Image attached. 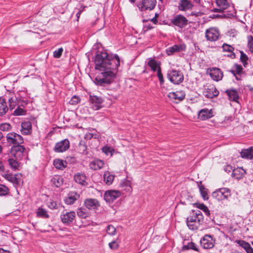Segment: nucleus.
Segmentation results:
<instances>
[{
  "label": "nucleus",
  "mask_w": 253,
  "mask_h": 253,
  "mask_svg": "<svg viewBox=\"0 0 253 253\" xmlns=\"http://www.w3.org/2000/svg\"><path fill=\"white\" fill-rule=\"evenodd\" d=\"M95 69L102 71L94 80L97 85L105 86L114 81L120 59L117 54H109L105 51H98L95 60Z\"/></svg>",
  "instance_id": "f257e3e1"
},
{
  "label": "nucleus",
  "mask_w": 253,
  "mask_h": 253,
  "mask_svg": "<svg viewBox=\"0 0 253 253\" xmlns=\"http://www.w3.org/2000/svg\"><path fill=\"white\" fill-rule=\"evenodd\" d=\"M204 221V216L201 211H192L191 214L186 218L187 225L190 230H196Z\"/></svg>",
  "instance_id": "f03ea898"
},
{
  "label": "nucleus",
  "mask_w": 253,
  "mask_h": 253,
  "mask_svg": "<svg viewBox=\"0 0 253 253\" xmlns=\"http://www.w3.org/2000/svg\"><path fill=\"white\" fill-rule=\"evenodd\" d=\"M5 179L12 183L13 186L18 190L22 187L23 183L22 175L18 173L15 174L4 173L2 174Z\"/></svg>",
  "instance_id": "7ed1b4c3"
},
{
  "label": "nucleus",
  "mask_w": 253,
  "mask_h": 253,
  "mask_svg": "<svg viewBox=\"0 0 253 253\" xmlns=\"http://www.w3.org/2000/svg\"><path fill=\"white\" fill-rule=\"evenodd\" d=\"M167 78L173 84H178L183 81L184 77L182 73L176 69L169 70L167 73Z\"/></svg>",
  "instance_id": "20e7f679"
},
{
  "label": "nucleus",
  "mask_w": 253,
  "mask_h": 253,
  "mask_svg": "<svg viewBox=\"0 0 253 253\" xmlns=\"http://www.w3.org/2000/svg\"><path fill=\"white\" fill-rule=\"evenodd\" d=\"M216 4L218 6V8H214L213 11L215 12H223V13L221 15L217 14L216 15L217 17L226 18L230 17L231 16H233L232 14H226L225 13L224 10L227 9L229 6V3L227 2L226 0H216Z\"/></svg>",
  "instance_id": "39448f33"
},
{
  "label": "nucleus",
  "mask_w": 253,
  "mask_h": 253,
  "mask_svg": "<svg viewBox=\"0 0 253 253\" xmlns=\"http://www.w3.org/2000/svg\"><path fill=\"white\" fill-rule=\"evenodd\" d=\"M171 22L172 24L179 28L183 29L189 24L188 19L183 15L177 14L173 17Z\"/></svg>",
  "instance_id": "423d86ee"
},
{
  "label": "nucleus",
  "mask_w": 253,
  "mask_h": 253,
  "mask_svg": "<svg viewBox=\"0 0 253 253\" xmlns=\"http://www.w3.org/2000/svg\"><path fill=\"white\" fill-rule=\"evenodd\" d=\"M212 196L218 201L226 200L231 196V191L227 188H222L213 192Z\"/></svg>",
  "instance_id": "0eeeda50"
},
{
  "label": "nucleus",
  "mask_w": 253,
  "mask_h": 253,
  "mask_svg": "<svg viewBox=\"0 0 253 253\" xmlns=\"http://www.w3.org/2000/svg\"><path fill=\"white\" fill-rule=\"evenodd\" d=\"M25 150V147L21 144L13 145L10 149V155L16 159H21Z\"/></svg>",
  "instance_id": "6e6552de"
},
{
  "label": "nucleus",
  "mask_w": 253,
  "mask_h": 253,
  "mask_svg": "<svg viewBox=\"0 0 253 253\" xmlns=\"http://www.w3.org/2000/svg\"><path fill=\"white\" fill-rule=\"evenodd\" d=\"M7 142L13 145L22 144L24 143L23 137L15 132L8 133L6 135Z\"/></svg>",
  "instance_id": "1a4fd4ad"
},
{
  "label": "nucleus",
  "mask_w": 253,
  "mask_h": 253,
  "mask_svg": "<svg viewBox=\"0 0 253 253\" xmlns=\"http://www.w3.org/2000/svg\"><path fill=\"white\" fill-rule=\"evenodd\" d=\"M204 88L205 90L203 92V94L207 98H213L217 96L219 94V91L213 84L205 85Z\"/></svg>",
  "instance_id": "9d476101"
},
{
  "label": "nucleus",
  "mask_w": 253,
  "mask_h": 253,
  "mask_svg": "<svg viewBox=\"0 0 253 253\" xmlns=\"http://www.w3.org/2000/svg\"><path fill=\"white\" fill-rule=\"evenodd\" d=\"M70 147V142L68 139H63L57 142L53 148L56 153H62L67 151Z\"/></svg>",
  "instance_id": "9b49d317"
},
{
  "label": "nucleus",
  "mask_w": 253,
  "mask_h": 253,
  "mask_svg": "<svg viewBox=\"0 0 253 253\" xmlns=\"http://www.w3.org/2000/svg\"><path fill=\"white\" fill-rule=\"evenodd\" d=\"M156 4V0H141V4H138L137 6L141 11L146 10L153 9Z\"/></svg>",
  "instance_id": "f8f14e48"
},
{
  "label": "nucleus",
  "mask_w": 253,
  "mask_h": 253,
  "mask_svg": "<svg viewBox=\"0 0 253 253\" xmlns=\"http://www.w3.org/2000/svg\"><path fill=\"white\" fill-rule=\"evenodd\" d=\"M219 36V31L215 28H211L206 30V38L208 41H216L218 39Z\"/></svg>",
  "instance_id": "ddd939ff"
},
{
  "label": "nucleus",
  "mask_w": 253,
  "mask_h": 253,
  "mask_svg": "<svg viewBox=\"0 0 253 253\" xmlns=\"http://www.w3.org/2000/svg\"><path fill=\"white\" fill-rule=\"evenodd\" d=\"M121 196V192L118 190H109L104 193V199L108 203L113 202Z\"/></svg>",
  "instance_id": "4468645a"
},
{
  "label": "nucleus",
  "mask_w": 253,
  "mask_h": 253,
  "mask_svg": "<svg viewBox=\"0 0 253 253\" xmlns=\"http://www.w3.org/2000/svg\"><path fill=\"white\" fill-rule=\"evenodd\" d=\"M76 214L74 211L66 212L60 215L61 221L66 225L72 223L75 220Z\"/></svg>",
  "instance_id": "2eb2a0df"
},
{
  "label": "nucleus",
  "mask_w": 253,
  "mask_h": 253,
  "mask_svg": "<svg viewBox=\"0 0 253 253\" xmlns=\"http://www.w3.org/2000/svg\"><path fill=\"white\" fill-rule=\"evenodd\" d=\"M233 68L234 69L230 70V72L233 75L237 81L241 80V77L245 74L243 67L240 65L235 64Z\"/></svg>",
  "instance_id": "dca6fc26"
},
{
  "label": "nucleus",
  "mask_w": 253,
  "mask_h": 253,
  "mask_svg": "<svg viewBox=\"0 0 253 253\" xmlns=\"http://www.w3.org/2000/svg\"><path fill=\"white\" fill-rule=\"evenodd\" d=\"M186 49V45L183 43L174 44L167 49V53L169 55H170L174 52L185 51Z\"/></svg>",
  "instance_id": "f3484780"
},
{
  "label": "nucleus",
  "mask_w": 253,
  "mask_h": 253,
  "mask_svg": "<svg viewBox=\"0 0 253 253\" xmlns=\"http://www.w3.org/2000/svg\"><path fill=\"white\" fill-rule=\"evenodd\" d=\"M201 246L206 249H211L213 247V240L211 236L205 235L200 240Z\"/></svg>",
  "instance_id": "a211bd4d"
},
{
  "label": "nucleus",
  "mask_w": 253,
  "mask_h": 253,
  "mask_svg": "<svg viewBox=\"0 0 253 253\" xmlns=\"http://www.w3.org/2000/svg\"><path fill=\"white\" fill-rule=\"evenodd\" d=\"M209 74L211 78L216 82L220 81L223 78V72L217 68L211 69Z\"/></svg>",
  "instance_id": "6ab92c4d"
},
{
  "label": "nucleus",
  "mask_w": 253,
  "mask_h": 253,
  "mask_svg": "<svg viewBox=\"0 0 253 253\" xmlns=\"http://www.w3.org/2000/svg\"><path fill=\"white\" fill-rule=\"evenodd\" d=\"M89 100L93 105V109L95 110H99L101 107V104L103 102V99L101 97L96 95H90Z\"/></svg>",
  "instance_id": "aec40b11"
},
{
  "label": "nucleus",
  "mask_w": 253,
  "mask_h": 253,
  "mask_svg": "<svg viewBox=\"0 0 253 253\" xmlns=\"http://www.w3.org/2000/svg\"><path fill=\"white\" fill-rule=\"evenodd\" d=\"M84 205L89 210H95L100 207L98 201L95 199H87L84 201Z\"/></svg>",
  "instance_id": "412c9836"
},
{
  "label": "nucleus",
  "mask_w": 253,
  "mask_h": 253,
  "mask_svg": "<svg viewBox=\"0 0 253 253\" xmlns=\"http://www.w3.org/2000/svg\"><path fill=\"white\" fill-rule=\"evenodd\" d=\"M225 92L228 96L230 101L238 102L239 95L238 91L234 88H230L225 90Z\"/></svg>",
  "instance_id": "4be33fe9"
},
{
  "label": "nucleus",
  "mask_w": 253,
  "mask_h": 253,
  "mask_svg": "<svg viewBox=\"0 0 253 253\" xmlns=\"http://www.w3.org/2000/svg\"><path fill=\"white\" fill-rule=\"evenodd\" d=\"M21 132L22 134L29 135L32 131V124L30 121L22 122L21 125Z\"/></svg>",
  "instance_id": "5701e85b"
},
{
  "label": "nucleus",
  "mask_w": 253,
  "mask_h": 253,
  "mask_svg": "<svg viewBox=\"0 0 253 253\" xmlns=\"http://www.w3.org/2000/svg\"><path fill=\"white\" fill-rule=\"evenodd\" d=\"M193 6L190 0H180L178 3V9L181 11L191 9Z\"/></svg>",
  "instance_id": "b1692460"
},
{
  "label": "nucleus",
  "mask_w": 253,
  "mask_h": 253,
  "mask_svg": "<svg viewBox=\"0 0 253 253\" xmlns=\"http://www.w3.org/2000/svg\"><path fill=\"white\" fill-rule=\"evenodd\" d=\"M185 96V94L184 91H176V92H171L169 93L168 94V97L174 100H178V101H181L183 100Z\"/></svg>",
  "instance_id": "393cba45"
},
{
  "label": "nucleus",
  "mask_w": 253,
  "mask_h": 253,
  "mask_svg": "<svg viewBox=\"0 0 253 253\" xmlns=\"http://www.w3.org/2000/svg\"><path fill=\"white\" fill-rule=\"evenodd\" d=\"M20 159H16L13 158H9L8 159V165L14 171L18 170L20 169L21 168V163L19 162Z\"/></svg>",
  "instance_id": "a878e982"
},
{
  "label": "nucleus",
  "mask_w": 253,
  "mask_h": 253,
  "mask_svg": "<svg viewBox=\"0 0 253 253\" xmlns=\"http://www.w3.org/2000/svg\"><path fill=\"white\" fill-rule=\"evenodd\" d=\"M212 117L211 110L208 109L201 110L198 113V117L202 120H206Z\"/></svg>",
  "instance_id": "bb28decb"
},
{
  "label": "nucleus",
  "mask_w": 253,
  "mask_h": 253,
  "mask_svg": "<svg viewBox=\"0 0 253 253\" xmlns=\"http://www.w3.org/2000/svg\"><path fill=\"white\" fill-rule=\"evenodd\" d=\"M246 173V171L242 168H237L233 170L232 177L237 179L242 178Z\"/></svg>",
  "instance_id": "cd10ccee"
},
{
  "label": "nucleus",
  "mask_w": 253,
  "mask_h": 253,
  "mask_svg": "<svg viewBox=\"0 0 253 253\" xmlns=\"http://www.w3.org/2000/svg\"><path fill=\"white\" fill-rule=\"evenodd\" d=\"M148 60V65L151 68V70L153 72H156L159 68H161V63L160 62L153 59L152 58H149Z\"/></svg>",
  "instance_id": "c85d7f7f"
},
{
  "label": "nucleus",
  "mask_w": 253,
  "mask_h": 253,
  "mask_svg": "<svg viewBox=\"0 0 253 253\" xmlns=\"http://www.w3.org/2000/svg\"><path fill=\"white\" fill-rule=\"evenodd\" d=\"M104 165V163L103 161L97 159L91 162L89 164V166L91 169L97 170L102 168Z\"/></svg>",
  "instance_id": "c756f323"
},
{
  "label": "nucleus",
  "mask_w": 253,
  "mask_h": 253,
  "mask_svg": "<svg viewBox=\"0 0 253 253\" xmlns=\"http://www.w3.org/2000/svg\"><path fill=\"white\" fill-rule=\"evenodd\" d=\"M236 242L246 251L247 253H253V249L249 243L243 240H237Z\"/></svg>",
  "instance_id": "7c9ffc66"
},
{
  "label": "nucleus",
  "mask_w": 253,
  "mask_h": 253,
  "mask_svg": "<svg viewBox=\"0 0 253 253\" xmlns=\"http://www.w3.org/2000/svg\"><path fill=\"white\" fill-rule=\"evenodd\" d=\"M79 198V195L75 192H70L65 199V203L68 205H72Z\"/></svg>",
  "instance_id": "2f4dec72"
},
{
  "label": "nucleus",
  "mask_w": 253,
  "mask_h": 253,
  "mask_svg": "<svg viewBox=\"0 0 253 253\" xmlns=\"http://www.w3.org/2000/svg\"><path fill=\"white\" fill-rule=\"evenodd\" d=\"M240 154L241 157L243 158L253 159V147L242 150Z\"/></svg>",
  "instance_id": "473e14b6"
},
{
  "label": "nucleus",
  "mask_w": 253,
  "mask_h": 253,
  "mask_svg": "<svg viewBox=\"0 0 253 253\" xmlns=\"http://www.w3.org/2000/svg\"><path fill=\"white\" fill-rule=\"evenodd\" d=\"M8 110L5 99L0 97V116L4 115Z\"/></svg>",
  "instance_id": "72a5a7b5"
},
{
  "label": "nucleus",
  "mask_w": 253,
  "mask_h": 253,
  "mask_svg": "<svg viewBox=\"0 0 253 253\" xmlns=\"http://www.w3.org/2000/svg\"><path fill=\"white\" fill-rule=\"evenodd\" d=\"M194 205H195L197 208L202 210L207 216L209 217L211 220H212V217L211 215L210 211L206 205H205L204 204L198 203H195Z\"/></svg>",
  "instance_id": "f704fd0d"
},
{
  "label": "nucleus",
  "mask_w": 253,
  "mask_h": 253,
  "mask_svg": "<svg viewBox=\"0 0 253 253\" xmlns=\"http://www.w3.org/2000/svg\"><path fill=\"white\" fill-rule=\"evenodd\" d=\"M86 178V176L84 173L79 172L74 175L75 181L82 185H84V182H85Z\"/></svg>",
  "instance_id": "c9c22d12"
},
{
  "label": "nucleus",
  "mask_w": 253,
  "mask_h": 253,
  "mask_svg": "<svg viewBox=\"0 0 253 253\" xmlns=\"http://www.w3.org/2000/svg\"><path fill=\"white\" fill-rule=\"evenodd\" d=\"M104 181L107 185H111L114 179V175L109 171L105 172L104 174Z\"/></svg>",
  "instance_id": "e433bc0d"
},
{
  "label": "nucleus",
  "mask_w": 253,
  "mask_h": 253,
  "mask_svg": "<svg viewBox=\"0 0 253 253\" xmlns=\"http://www.w3.org/2000/svg\"><path fill=\"white\" fill-rule=\"evenodd\" d=\"M53 165L56 169L61 170H63L67 167L65 161L60 159L55 160L53 162Z\"/></svg>",
  "instance_id": "4c0bfd02"
},
{
  "label": "nucleus",
  "mask_w": 253,
  "mask_h": 253,
  "mask_svg": "<svg viewBox=\"0 0 253 253\" xmlns=\"http://www.w3.org/2000/svg\"><path fill=\"white\" fill-rule=\"evenodd\" d=\"M10 96L8 99V101L9 103V108L10 110H12L16 106V97L15 96L13 93L11 92H9Z\"/></svg>",
  "instance_id": "58836bf2"
},
{
  "label": "nucleus",
  "mask_w": 253,
  "mask_h": 253,
  "mask_svg": "<svg viewBox=\"0 0 253 253\" xmlns=\"http://www.w3.org/2000/svg\"><path fill=\"white\" fill-rule=\"evenodd\" d=\"M51 181L56 187H59L63 183V178L58 176H55L53 177L51 179Z\"/></svg>",
  "instance_id": "ea45409f"
},
{
  "label": "nucleus",
  "mask_w": 253,
  "mask_h": 253,
  "mask_svg": "<svg viewBox=\"0 0 253 253\" xmlns=\"http://www.w3.org/2000/svg\"><path fill=\"white\" fill-rule=\"evenodd\" d=\"M198 186L199 188L200 192L202 197H203L204 200H207L209 199L207 191L206 189L205 188L204 185L201 184V182L199 184H198Z\"/></svg>",
  "instance_id": "a19ab883"
},
{
  "label": "nucleus",
  "mask_w": 253,
  "mask_h": 253,
  "mask_svg": "<svg viewBox=\"0 0 253 253\" xmlns=\"http://www.w3.org/2000/svg\"><path fill=\"white\" fill-rule=\"evenodd\" d=\"M37 214L38 216L44 218H47L49 217V215L47 213V211L42 208H39L37 211Z\"/></svg>",
  "instance_id": "79ce46f5"
},
{
  "label": "nucleus",
  "mask_w": 253,
  "mask_h": 253,
  "mask_svg": "<svg viewBox=\"0 0 253 253\" xmlns=\"http://www.w3.org/2000/svg\"><path fill=\"white\" fill-rule=\"evenodd\" d=\"M240 52L241 53V62L243 63V66L246 67L248 65V61L249 60L248 57L243 51H240Z\"/></svg>",
  "instance_id": "37998d69"
},
{
  "label": "nucleus",
  "mask_w": 253,
  "mask_h": 253,
  "mask_svg": "<svg viewBox=\"0 0 253 253\" xmlns=\"http://www.w3.org/2000/svg\"><path fill=\"white\" fill-rule=\"evenodd\" d=\"M222 48H223V50L224 51H227L229 52H231V53H232V55H233L234 57L235 56V53L233 52L234 49V48L233 47H232V46H231L229 44H227L226 43H224L222 45Z\"/></svg>",
  "instance_id": "c03bdc74"
},
{
  "label": "nucleus",
  "mask_w": 253,
  "mask_h": 253,
  "mask_svg": "<svg viewBox=\"0 0 253 253\" xmlns=\"http://www.w3.org/2000/svg\"><path fill=\"white\" fill-rule=\"evenodd\" d=\"M88 213L84 209L80 208L77 211V215L82 218H85L88 216Z\"/></svg>",
  "instance_id": "a18cd8bd"
},
{
  "label": "nucleus",
  "mask_w": 253,
  "mask_h": 253,
  "mask_svg": "<svg viewBox=\"0 0 253 253\" xmlns=\"http://www.w3.org/2000/svg\"><path fill=\"white\" fill-rule=\"evenodd\" d=\"M9 192L8 188L3 185L0 184V196H3L6 195Z\"/></svg>",
  "instance_id": "49530a36"
},
{
  "label": "nucleus",
  "mask_w": 253,
  "mask_h": 253,
  "mask_svg": "<svg viewBox=\"0 0 253 253\" xmlns=\"http://www.w3.org/2000/svg\"><path fill=\"white\" fill-rule=\"evenodd\" d=\"M183 249L184 250L192 249L194 251H198V248L196 244L192 242L188 243L187 245L184 246Z\"/></svg>",
  "instance_id": "de8ad7c7"
},
{
  "label": "nucleus",
  "mask_w": 253,
  "mask_h": 253,
  "mask_svg": "<svg viewBox=\"0 0 253 253\" xmlns=\"http://www.w3.org/2000/svg\"><path fill=\"white\" fill-rule=\"evenodd\" d=\"M26 112V111L25 110L18 107L17 108L14 110L13 114L14 116H21L25 115Z\"/></svg>",
  "instance_id": "09e8293b"
},
{
  "label": "nucleus",
  "mask_w": 253,
  "mask_h": 253,
  "mask_svg": "<svg viewBox=\"0 0 253 253\" xmlns=\"http://www.w3.org/2000/svg\"><path fill=\"white\" fill-rule=\"evenodd\" d=\"M248 47L249 50L253 53V37L252 36L248 37Z\"/></svg>",
  "instance_id": "8fccbe9b"
},
{
  "label": "nucleus",
  "mask_w": 253,
  "mask_h": 253,
  "mask_svg": "<svg viewBox=\"0 0 253 253\" xmlns=\"http://www.w3.org/2000/svg\"><path fill=\"white\" fill-rule=\"evenodd\" d=\"M157 77L159 79L160 83L161 84H163L164 83V79L163 77V75L162 73L161 68H159V69L157 70Z\"/></svg>",
  "instance_id": "3c124183"
},
{
  "label": "nucleus",
  "mask_w": 253,
  "mask_h": 253,
  "mask_svg": "<svg viewBox=\"0 0 253 253\" xmlns=\"http://www.w3.org/2000/svg\"><path fill=\"white\" fill-rule=\"evenodd\" d=\"M65 164L67 165L68 163L70 164H74L77 162L76 158L75 157L68 156L67 157L65 160Z\"/></svg>",
  "instance_id": "603ef678"
},
{
  "label": "nucleus",
  "mask_w": 253,
  "mask_h": 253,
  "mask_svg": "<svg viewBox=\"0 0 253 253\" xmlns=\"http://www.w3.org/2000/svg\"><path fill=\"white\" fill-rule=\"evenodd\" d=\"M87 150V146L85 144L80 143L78 146L79 152L81 154H84Z\"/></svg>",
  "instance_id": "864d4df0"
},
{
  "label": "nucleus",
  "mask_w": 253,
  "mask_h": 253,
  "mask_svg": "<svg viewBox=\"0 0 253 253\" xmlns=\"http://www.w3.org/2000/svg\"><path fill=\"white\" fill-rule=\"evenodd\" d=\"M107 233L110 235H114L116 233V228L112 225H109L107 228Z\"/></svg>",
  "instance_id": "5fc2aeb1"
},
{
  "label": "nucleus",
  "mask_w": 253,
  "mask_h": 253,
  "mask_svg": "<svg viewBox=\"0 0 253 253\" xmlns=\"http://www.w3.org/2000/svg\"><path fill=\"white\" fill-rule=\"evenodd\" d=\"M63 51V49L62 47L58 48L57 50H56L53 52V57L56 58H59L62 55V52Z\"/></svg>",
  "instance_id": "6e6d98bb"
},
{
  "label": "nucleus",
  "mask_w": 253,
  "mask_h": 253,
  "mask_svg": "<svg viewBox=\"0 0 253 253\" xmlns=\"http://www.w3.org/2000/svg\"><path fill=\"white\" fill-rule=\"evenodd\" d=\"M80 101V98L76 95H74L70 100L69 103L71 105H76L78 104Z\"/></svg>",
  "instance_id": "4d7b16f0"
},
{
  "label": "nucleus",
  "mask_w": 253,
  "mask_h": 253,
  "mask_svg": "<svg viewBox=\"0 0 253 253\" xmlns=\"http://www.w3.org/2000/svg\"><path fill=\"white\" fill-rule=\"evenodd\" d=\"M11 126L9 124L4 123L0 125V130L2 131H7L10 129Z\"/></svg>",
  "instance_id": "13d9d810"
},
{
  "label": "nucleus",
  "mask_w": 253,
  "mask_h": 253,
  "mask_svg": "<svg viewBox=\"0 0 253 253\" xmlns=\"http://www.w3.org/2000/svg\"><path fill=\"white\" fill-rule=\"evenodd\" d=\"M109 246L110 249L112 250H116L118 248L119 245L116 241H113L109 244Z\"/></svg>",
  "instance_id": "bf43d9fd"
},
{
  "label": "nucleus",
  "mask_w": 253,
  "mask_h": 253,
  "mask_svg": "<svg viewBox=\"0 0 253 253\" xmlns=\"http://www.w3.org/2000/svg\"><path fill=\"white\" fill-rule=\"evenodd\" d=\"M233 168L230 165H227L224 167V170L226 172H230L231 171H233Z\"/></svg>",
  "instance_id": "052dcab7"
},
{
  "label": "nucleus",
  "mask_w": 253,
  "mask_h": 253,
  "mask_svg": "<svg viewBox=\"0 0 253 253\" xmlns=\"http://www.w3.org/2000/svg\"><path fill=\"white\" fill-rule=\"evenodd\" d=\"M86 135V137L89 139H91L92 137L97 138H98V136H99L98 135H94L93 133H89L88 134H87Z\"/></svg>",
  "instance_id": "680f3d73"
},
{
  "label": "nucleus",
  "mask_w": 253,
  "mask_h": 253,
  "mask_svg": "<svg viewBox=\"0 0 253 253\" xmlns=\"http://www.w3.org/2000/svg\"><path fill=\"white\" fill-rule=\"evenodd\" d=\"M103 151L106 154H108L109 153L111 152V149L110 147H105L103 149Z\"/></svg>",
  "instance_id": "e2e57ef3"
},
{
  "label": "nucleus",
  "mask_w": 253,
  "mask_h": 253,
  "mask_svg": "<svg viewBox=\"0 0 253 253\" xmlns=\"http://www.w3.org/2000/svg\"><path fill=\"white\" fill-rule=\"evenodd\" d=\"M191 15H194L196 17L200 16L202 15V13L201 12H192L191 13Z\"/></svg>",
  "instance_id": "0e129e2a"
},
{
  "label": "nucleus",
  "mask_w": 253,
  "mask_h": 253,
  "mask_svg": "<svg viewBox=\"0 0 253 253\" xmlns=\"http://www.w3.org/2000/svg\"><path fill=\"white\" fill-rule=\"evenodd\" d=\"M145 27L146 28V30H151L153 28V27L150 24H145Z\"/></svg>",
  "instance_id": "69168bd1"
},
{
  "label": "nucleus",
  "mask_w": 253,
  "mask_h": 253,
  "mask_svg": "<svg viewBox=\"0 0 253 253\" xmlns=\"http://www.w3.org/2000/svg\"><path fill=\"white\" fill-rule=\"evenodd\" d=\"M56 206V204L55 202H51L50 205L49 206L50 208L54 209Z\"/></svg>",
  "instance_id": "338daca9"
},
{
  "label": "nucleus",
  "mask_w": 253,
  "mask_h": 253,
  "mask_svg": "<svg viewBox=\"0 0 253 253\" xmlns=\"http://www.w3.org/2000/svg\"><path fill=\"white\" fill-rule=\"evenodd\" d=\"M0 253H10V252L7 250H3L2 248L0 249Z\"/></svg>",
  "instance_id": "774afa93"
}]
</instances>
